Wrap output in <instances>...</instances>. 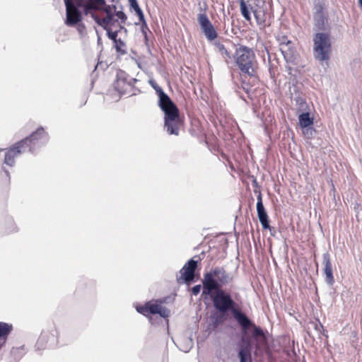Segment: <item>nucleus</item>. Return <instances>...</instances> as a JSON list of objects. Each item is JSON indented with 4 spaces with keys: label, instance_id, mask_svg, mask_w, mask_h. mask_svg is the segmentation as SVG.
I'll use <instances>...</instances> for the list:
<instances>
[{
    "label": "nucleus",
    "instance_id": "nucleus-24",
    "mask_svg": "<svg viewBox=\"0 0 362 362\" xmlns=\"http://www.w3.org/2000/svg\"><path fill=\"white\" fill-rule=\"evenodd\" d=\"M298 121L300 127H308L313 126L314 118L311 116L310 111H305L299 114Z\"/></svg>",
    "mask_w": 362,
    "mask_h": 362
},
{
    "label": "nucleus",
    "instance_id": "nucleus-35",
    "mask_svg": "<svg viewBox=\"0 0 362 362\" xmlns=\"http://www.w3.org/2000/svg\"><path fill=\"white\" fill-rule=\"evenodd\" d=\"M130 9L135 11L136 13L142 11L140 8L137 0H129Z\"/></svg>",
    "mask_w": 362,
    "mask_h": 362
},
{
    "label": "nucleus",
    "instance_id": "nucleus-26",
    "mask_svg": "<svg viewBox=\"0 0 362 362\" xmlns=\"http://www.w3.org/2000/svg\"><path fill=\"white\" fill-rule=\"evenodd\" d=\"M302 84L299 83L297 80H293L292 86L290 87L291 98L294 97H302Z\"/></svg>",
    "mask_w": 362,
    "mask_h": 362
},
{
    "label": "nucleus",
    "instance_id": "nucleus-32",
    "mask_svg": "<svg viewBox=\"0 0 362 362\" xmlns=\"http://www.w3.org/2000/svg\"><path fill=\"white\" fill-rule=\"evenodd\" d=\"M267 52L268 54V58H269V76L272 79L276 78V73L277 71V66L272 64L271 59H270V55L268 49H267Z\"/></svg>",
    "mask_w": 362,
    "mask_h": 362
},
{
    "label": "nucleus",
    "instance_id": "nucleus-45",
    "mask_svg": "<svg viewBox=\"0 0 362 362\" xmlns=\"http://www.w3.org/2000/svg\"><path fill=\"white\" fill-rule=\"evenodd\" d=\"M118 1H119V0H110V1H111L112 3H115V2H117Z\"/></svg>",
    "mask_w": 362,
    "mask_h": 362
},
{
    "label": "nucleus",
    "instance_id": "nucleus-10",
    "mask_svg": "<svg viewBox=\"0 0 362 362\" xmlns=\"http://www.w3.org/2000/svg\"><path fill=\"white\" fill-rule=\"evenodd\" d=\"M207 9L206 3L204 4V8L199 7L200 13L197 15V20L206 40L212 42L218 37V33L206 14Z\"/></svg>",
    "mask_w": 362,
    "mask_h": 362
},
{
    "label": "nucleus",
    "instance_id": "nucleus-40",
    "mask_svg": "<svg viewBox=\"0 0 362 362\" xmlns=\"http://www.w3.org/2000/svg\"><path fill=\"white\" fill-rule=\"evenodd\" d=\"M117 30H119V32H120L121 30H124V32H127V28H125L124 27L123 24H122V23H120V24H119V29H118Z\"/></svg>",
    "mask_w": 362,
    "mask_h": 362
},
{
    "label": "nucleus",
    "instance_id": "nucleus-46",
    "mask_svg": "<svg viewBox=\"0 0 362 362\" xmlns=\"http://www.w3.org/2000/svg\"><path fill=\"white\" fill-rule=\"evenodd\" d=\"M99 64H100V62H98V63L96 64V66H95V70H96V69H97V68H98V66Z\"/></svg>",
    "mask_w": 362,
    "mask_h": 362
},
{
    "label": "nucleus",
    "instance_id": "nucleus-30",
    "mask_svg": "<svg viewBox=\"0 0 362 362\" xmlns=\"http://www.w3.org/2000/svg\"><path fill=\"white\" fill-rule=\"evenodd\" d=\"M110 25H108L105 26V28H103V29L107 32V37L110 40H112V42H114L118 40V39H119V38H117V36L119 33V30L112 31L110 28Z\"/></svg>",
    "mask_w": 362,
    "mask_h": 362
},
{
    "label": "nucleus",
    "instance_id": "nucleus-20",
    "mask_svg": "<svg viewBox=\"0 0 362 362\" xmlns=\"http://www.w3.org/2000/svg\"><path fill=\"white\" fill-rule=\"evenodd\" d=\"M329 14L313 16L315 28L321 32H330Z\"/></svg>",
    "mask_w": 362,
    "mask_h": 362
},
{
    "label": "nucleus",
    "instance_id": "nucleus-34",
    "mask_svg": "<svg viewBox=\"0 0 362 362\" xmlns=\"http://www.w3.org/2000/svg\"><path fill=\"white\" fill-rule=\"evenodd\" d=\"M115 16H117V18L120 20V23L122 24H125L127 20V16L125 14V13L122 11V7H121V10L119 11L115 9Z\"/></svg>",
    "mask_w": 362,
    "mask_h": 362
},
{
    "label": "nucleus",
    "instance_id": "nucleus-7",
    "mask_svg": "<svg viewBox=\"0 0 362 362\" xmlns=\"http://www.w3.org/2000/svg\"><path fill=\"white\" fill-rule=\"evenodd\" d=\"M234 57L241 74L249 76H256L257 59L252 48L246 45H238Z\"/></svg>",
    "mask_w": 362,
    "mask_h": 362
},
{
    "label": "nucleus",
    "instance_id": "nucleus-49",
    "mask_svg": "<svg viewBox=\"0 0 362 362\" xmlns=\"http://www.w3.org/2000/svg\"><path fill=\"white\" fill-rule=\"evenodd\" d=\"M139 24V23H135L136 25H138Z\"/></svg>",
    "mask_w": 362,
    "mask_h": 362
},
{
    "label": "nucleus",
    "instance_id": "nucleus-3",
    "mask_svg": "<svg viewBox=\"0 0 362 362\" xmlns=\"http://www.w3.org/2000/svg\"><path fill=\"white\" fill-rule=\"evenodd\" d=\"M240 9L242 16L247 21H251V13H252L257 25L261 30L269 27L272 24L273 18L272 6L264 0H253L251 4L240 0Z\"/></svg>",
    "mask_w": 362,
    "mask_h": 362
},
{
    "label": "nucleus",
    "instance_id": "nucleus-12",
    "mask_svg": "<svg viewBox=\"0 0 362 362\" xmlns=\"http://www.w3.org/2000/svg\"><path fill=\"white\" fill-rule=\"evenodd\" d=\"M48 139V134L42 127H40L29 136L19 141L18 144L22 145L25 151L28 149L29 152L34 153L40 143H45Z\"/></svg>",
    "mask_w": 362,
    "mask_h": 362
},
{
    "label": "nucleus",
    "instance_id": "nucleus-27",
    "mask_svg": "<svg viewBox=\"0 0 362 362\" xmlns=\"http://www.w3.org/2000/svg\"><path fill=\"white\" fill-rule=\"evenodd\" d=\"M49 335L47 333H42L37 340L35 347L37 350H42L47 347Z\"/></svg>",
    "mask_w": 362,
    "mask_h": 362
},
{
    "label": "nucleus",
    "instance_id": "nucleus-36",
    "mask_svg": "<svg viewBox=\"0 0 362 362\" xmlns=\"http://www.w3.org/2000/svg\"><path fill=\"white\" fill-rule=\"evenodd\" d=\"M314 324V328L316 331H317L319 332L320 334H324V333H322V332H324L325 330L324 329V327L323 325H322V323L320 322L319 320H317L315 322H313Z\"/></svg>",
    "mask_w": 362,
    "mask_h": 362
},
{
    "label": "nucleus",
    "instance_id": "nucleus-2",
    "mask_svg": "<svg viewBox=\"0 0 362 362\" xmlns=\"http://www.w3.org/2000/svg\"><path fill=\"white\" fill-rule=\"evenodd\" d=\"M241 329V338L238 357L240 362H252L251 351L252 341L256 351L268 346L267 331L257 326L252 320L247 318L238 323Z\"/></svg>",
    "mask_w": 362,
    "mask_h": 362
},
{
    "label": "nucleus",
    "instance_id": "nucleus-25",
    "mask_svg": "<svg viewBox=\"0 0 362 362\" xmlns=\"http://www.w3.org/2000/svg\"><path fill=\"white\" fill-rule=\"evenodd\" d=\"M293 100L296 102L298 112L310 111L309 105L307 103L305 99L303 96L302 97H294Z\"/></svg>",
    "mask_w": 362,
    "mask_h": 362
},
{
    "label": "nucleus",
    "instance_id": "nucleus-15",
    "mask_svg": "<svg viewBox=\"0 0 362 362\" xmlns=\"http://www.w3.org/2000/svg\"><path fill=\"white\" fill-rule=\"evenodd\" d=\"M254 192L257 193V212L262 227L264 230L269 229L271 230L272 227L269 225V216L263 205L262 193L259 189H254Z\"/></svg>",
    "mask_w": 362,
    "mask_h": 362
},
{
    "label": "nucleus",
    "instance_id": "nucleus-39",
    "mask_svg": "<svg viewBox=\"0 0 362 362\" xmlns=\"http://www.w3.org/2000/svg\"><path fill=\"white\" fill-rule=\"evenodd\" d=\"M3 170L4 171V173H5L6 175V177H8V182H10V179H11V177H10V173H9V171H8V170H6V168H3Z\"/></svg>",
    "mask_w": 362,
    "mask_h": 362
},
{
    "label": "nucleus",
    "instance_id": "nucleus-29",
    "mask_svg": "<svg viewBox=\"0 0 362 362\" xmlns=\"http://www.w3.org/2000/svg\"><path fill=\"white\" fill-rule=\"evenodd\" d=\"M24 354V347H13L11 350V356L13 358L14 362L19 361Z\"/></svg>",
    "mask_w": 362,
    "mask_h": 362
},
{
    "label": "nucleus",
    "instance_id": "nucleus-37",
    "mask_svg": "<svg viewBox=\"0 0 362 362\" xmlns=\"http://www.w3.org/2000/svg\"><path fill=\"white\" fill-rule=\"evenodd\" d=\"M136 14L137 15V16L139 18V23H141V25H144V24H147L143 11H141Z\"/></svg>",
    "mask_w": 362,
    "mask_h": 362
},
{
    "label": "nucleus",
    "instance_id": "nucleus-48",
    "mask_svg": "<svg viewBox=\"0 0 362 362\" xmlns=\"http://www.w3.org/2000/svg\"><path fill=\"white\" fill-rule=\"evenodd\" d=\"M136 95V93H133L131 94V95Z\"/></svg>",
    "mask_w": 362,
    "mask_h": 362
},
{
    "label": "nucleus",
    "instance_id": "nucleus-6",
    "mask_svg": "<svg viewBox=\"0 0 362 362\" xmlns=\"http://www.w3.org/2000/svg\"><path fill=\"white\" fill-rule=\"evenodd\" d=\"M66 7L65 24L69 27H76L81 35L86 33V27L82 22L85 15L86 4L83 0H64Z\"/></svg>",
    "mask_w": 362,
    "mask_h": 362
},
{
    "label": "nucleus",
    "instance_id": "nucleus-44",
    "mask_svg": "<svg viewBox=\"0 0 362 362\" xmlns=\"http://www.w3.org/2000/svg\"><path fill=\"white\" fill-rule=\"evenodd\" d=\"M358 5L361 8H362V0H358Z\"/></svg>",
    "mask_w": 362,
    "mask_h": 362
},
{
    "label": "nucleus",
    "instance_id": "nucleus-33",
    "mask_svg": "<svg viewBox=\"0 0 362 362\" xmlns=\"http://www.w3.org/2000/svg\"><path fill=\"white\" fill-rule=\"evenodd\" d=\"M301 128L303 129V134L307 139H312L315 133H316V130L313 126Z\"/></svg>",
    "mask_w": 362,
    "mask_h": 362
},
{
    "label": "nucleus",
    "instance_id": "nucleus-28",
    "mask_svg": "<svg viewBox=\"0 0 362 362\" xmlns=\"http://www.w3.org/2000/svg\"><path fill=\"white\" fill-rule=\"evenodd\" d=\"M126 47V43L120 38L114 42V47L119 55H124L127 53Z\"/></svg>",
    "mask_w": 362,
    "mask_h": 362
},
{
    "label": "nucleus",
    "instance_id": "nucleus-42",
    "mask_svg": "<svg viewBox=\"0 0 362 362\" xmlns=\"http://www.w3.org/2000/svg\"><path fill=\"white\" fill-rule=\"evenodd\" d=\"M247 86H248V84H246V86H243V88L245 90L246 93H248L249 89Z\"/></svg>",
    "mask_w": 362,
    "mask_h": 362
},
{
    "label": "nucleus",
    "instance_id": "nucleus-31",
    "mask_svg": "<svg viewBox=\"0 0 362 362\" xmlns=\"http://www.w3.org/2000/svg\"><path fill=\"white\" fill-rule=\"evenodd\" d=\"M276 40L279 43V48L284 45H286L287 44L291 45L292 42V40H289L288 36L286 35H278L276 36Z\"/></svg>",
    "mask_w": 362,
    "mask_h": 362
},
{
    "label": "nucleus",
    "instance_id": "nucleus-38",
    "mask_svg": "<svg viewBox=\"0 0 362 362\" xmlns=\"http://www.w3.org/2000/svg\"><path fill=\"white\" fill-rule=\"evenodd\" d=\"M201 288L202 286L200 284L195 285L191 289L192 294L194 296H197L200 293Z\"/></svg>",
    "mask_w": 362,
    "mask_h": 362
},
{
    "label": "nucleus",
    "instance_id": "nucleus-11",
    "mask_svg": "<svg viewBox=\"0 0 362 362\" xmlns=\"http://www.w3.org/2000/svg\"><path fill=\"white\" fill-rule=\"evenodd\" d=\"M138 81L136 78H132L130 76L122 69H119L116 74V78L114 81L113 86L115 90L119 95H124L129 93L132 90H140L136 89L134 84Z\"/></svg>",
    "mask_w": 362,
    "mask_h": 362
},
{
    "label": "nucleus",
    "instance_id": "nucleus-18",
    "mask_svg": "<svg viewBox=\"0 0 362 362\" xmlns=\"http://www.w3.org/2000/svg\"><path fill=\"white\" fill-rule=\"evenodd\" d=\"M322 263L325 266L324 273L325 274V282L329 286H333L334 284V278L333 276L330 255L328 252L322 255Z\"/></svg>",
    "mask_w": 362,
    "mask_h": 362
},
{
    "label": "nucleus",
    "instance_id": "nucleus-14",
    "mask_svg": "<svg viewBox=\"0 0 362 362\" xmlns=\"http://www.w3.org/2000/svg\"><path fill=\"white\" fill-rule=\"evenodd\" d=\"M136 309L139 313L146 317H148L149 315L158 314L160 317L166 318L170 314V310L165 307L151 302L146 303L144 305H138Z\"/></svg>",
    "mask_w": 362,
    "mask_h": 362
},
{
    "label": "nucleus",
    "instance_id": "nucleus-4",
    "mask_svg": "<svg viewBox=\"0 0 362 362\" xmlns=\"http://www.w3.org/2000/svg\"><path fill=\"white\" fill-rule=\"evenodd\" d=\"M86 4L85 15H90L95 22L103 28L118 22L115 18L117 7L115 4L107 5L106 0H83Z\"/></svg>",
    "mask_w": 362,
    "mask_h": 362
},
{
    "label": "nucleus",
    "instance_id": "nucleus-22",
    "mask_svg": "<svg viewBox=\"0 0 362 362\" xmlns=\"http://www.w3.org/2000/svg\"><path fill=\"white\" fill-rule=\"evenodd\" d=\"M313 10V16L328 14L326 0H314Z\"/></svg>",
    "mask_w": 362,
    "mask_h": 362
},
{
    "label": "nucleus",
    "instance_id": "nucleus-9",
    "mask_svg": "<svg viewBox=\"0 0 362 362\" xmlns=\"http://www.w3.org/2000/svg\"><path fill=\"white\" fill-rule=\"evenodd\" d=\"M313 54L316 60L328 62L332 53L330 32H318L313 35Z\"/></svg>",
    "mask_w": 362,
    "mask_h": 362
},
{
    "label": "nucleus",
    "instance_id": "nucleus-23",
    "mask_svg": "<svg viewBox=\"0 0 362 362\" xmlns=\"http://www.w3.org/2000/svg\"><path fill=\"white\" fill-rule=\"evenodd\" d=\"M141 32L144 36V42L148 51H150L151 46L153 45V34L150 30L147 24L141 25Z\"/></svg>",
    "mask_w": 362,
    "mask_h": 362
},
{
    "label": "nucleus",
    "instance_id": "nucleus-5",
    "mask_svg": "<svg viewBox=\"0 0 362 362\" xmlns=\"http://www.w3.org/2000/svg\"><path fill=\"white\" fill-rule=\"evenodd\" d=\"M234 276L224 267L217 266L204 274L202 294H210L218 291H226L223 287L233 284Z\"/></svg>",
    "mask_w": 362,
    "mask_h": 362
},
{
    "label": "nucleus",
    "instance_id": "nucleus-13",
    "mask_svg": "<svg viewBox=\"0 0 362 362\" xmlns=\"http://www.w3.org/2000/svg\"><path fill=\"white\" fill-rule=\"evenodd\" d=\"M200 261L201 258L199 256H194L188 260L180 271L181 276L177 279V283H185L189 285L194 282L195 281V271Z\"/></svg>",
    "mask_w": 362,
    "mask_h": 362
},
{
    "label": "nucleus",
    "instance_id": "nucleus-1",
    "mask_svg": "<svg viewBox=\"0 0 362 362\" xmlns=\"http://www.w3.org/2000/svg\"><path fill=\"white\" fill-rule=\"evenodd\" d=\"M209 296L213 304V310L209 316V328L217 329L220 325L230 320L232 317L237 323L249 318L243 311L240 305L233 299L231 293L228 291H218L210 294H202Z\"/></svg>",
    "mask_w": 362,
    "mask_h": 362
},
{
    "label": "nucleus",
    "instance_id": "nucleus-17",
    "mask_svg": "<svg viewBox=\"0 0 362 362\" xmlns=\"http://www.w3.org/2000/svg\"><path fill=\"white\" fill-rule=\"evenodd\" d=\"M25 149L18 141L11 146L6 153L4 157V163L12 167L15 164V158L25 152Z\"/></svg>",
    "mask_w": 362,
    "mask_h": 362
},
{
    "label": "nucleus",
    "instance_id": "nucleus-16",
    "mask_svg": "<svg viewBox=\"0 0 362 362\" xmlns=\"http://www.w3.org/2000/svg\"><path fill=\"white\" fill-rule=\"evenodd\" d=\"M148 83L151 85V86L155 90L158 97V105L160 108H163V107H165L169 104H171L172 103H174L170 98V96L164 92L163 88L158 85V83L154 79H150L148 81Z\"/></svg>",
    "mask_w": 362,
    "mask_h": 362
},
{
    "label": "nucleus",
    "instance_id": "nucleus-41",
    "mask_svg": "<svg viewBox=\"0 0 362 362\" xmlns=\"http://www.w3.org/2000/svg\"><path fill=\"white\" fill-rule=\"evenodd\" d=\"M247 86H248V84H246V86H243V88L245 90L246 93H248L249 89Z\"/></svg>",
    "mask_w": 362,
    "mask_h": 362
},
{
    "label": "nucleus",
    "instance_id": "nucleus-47",
    "mask_svg": "<svg viewBox=\"0 0 362 362\" xmlns=\"http://www.w3.org/2000/svg\"><path fill=\"white\" fill-rule=\"evenodd\" d=\"M189 342H190V344H191V347H192V344H193V343H192V340H190V341H189Z\"/></svg>",
    "mask_w": 362,
    "mask_h": 362
},
{
    "label": "nucleus",
    "instance_id": "nucleus-21",
    "mask_svg": "<svg viewBox=\"0 0 362 362\" xmlns=\"http://www.w3.org/2000/svg\"><path fill=\"white\" fill-rule=\"evenodd\" d=\"M214 45L215 46L216 49L218 50V52L220 53V54L222 56L223 59H224V62L228 64L230 62V60L233 58V54L230 50H229L225 45H223L220 41H216L214 42Z\"/></svg>",
    "mask_w": 362,
    "mask_h": 362
},
{
    "label": "nucleus",
    "instance_id": "nucleus-8",
    "mask_svg": "<svg viewBox=\"0 0 362 362\" xmlns=\"http://www.w3.org/2000/svg\"><path fill=\"white\" fill-rule=\"evenodd\" d=\"M160 110L164 113V130L169 135L178 136L184 126V121L180 117V110L176 104L172 103Z\"/></svg>",
    "mask_w": 362,
    "mask_h": 362
},
{
    "label": "nucleus",
    "instance_id": "nucleus-43",
    "mask_svg": "<svg viewBox=\"0 0 362 362\" xmlns=\"http://www.w3.org/2000/svg\"><path fill=\"white\" fill-rule=\"evenodd\" d=\"M252 185L254 187H258V184H257V182L256 180H254Z\"/></svg>",
    "mask_w": 362,
    "mask_h": 362
},
{
    "label": "nucleus",
    "instance_id": "nucleus-19",
    "mask_svg": "<svg viewBox=\"0 0 362 362\" xmlns=\"http://www.w3.org/2000/svg\"><path fill=\"white\" fill-rule=\"evenodd\" d=\"M279 49L287 63L295 64L298 53L293 41L291 42V45L287 44Z\"/></svg>",
    "mask_w": 362,
    "mask_h": 362
}]
</instances>
